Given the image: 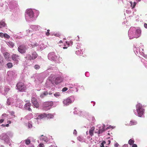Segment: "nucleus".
I'll return each mask as SVG.
<instances>
[{
  "instance_id": "obj_55",
  "label": "nucleus",
  "mask_w": 147,
  "mask_h": 147,
  "mask_svg": "<svg viewBox=\"0 0 147 147\" xmlns=\"http://www.w3.org/2000/svg\"><path fill=\"white\" fill-rule=\"evenodd\" d=\"M4 33H2V32L0 33V36L2 38H3V37H4Z\"/></svg>"
},
{
  "instance_id": "obj_11",
  "label": "nucleus",
  "mask_w": 147,
  "mask_h": 147,
  "mask_svg": "<svg viewBox=\"0 0 147 147\" xmlns=\"http://www.w3.org/2000/svg\"><path fill=\"white\" fill-rule=\"evenodd\" d=\"M17 89L20 92L24 91L26 89V88L24 84L21 82L18 83L16 85Z\"/></svg>"
},
{
  "instance_id": "obj_37",
  "label": "nucleus",
  "mask_w": 147,
  "mask_h": 147,
  "mask_svg": "<svg viewBox=\"0 0 147 147\" xmlns=\"http://www.w3.org/2000/svg\"><path fill=\"white\" fill-rule=\"evenodd\" d=\"M141 61L144 63L145 67L147 68V61L142 59H141Z\"/></svg>"
},
{
  "instance_id": "obj_21",
  "label": "nucleus",
  "mask_w": 147,
  "mask_h": 147,
  "mask_svg": "<svg viewBox=\"0 0 147 147\" xmlns=\"http://www.w3.org/2000/svg\"><path fill=\"white\" fill-rule=\"evenodd\" d=\"M26 102H27V103L25 104L24 106V108L25 109L28 110L29 111H30L31 109L30 108L31 105L30 103L29 102V101H26Z\"/></svg>"
},
{
  "instance_id": "obj_13",
  "label": "nucleus",
  "mask_w": 147,
  "mask_h": 147,
  "mask_svg": "<svg viewBox=\"0 0 147 147\" xmlns=\"http://www.w3.org/2000/svg\"><path fill=\"white\" fill-rule=\"evenodd\" d=\"M0 139L3 140L4 142V143H8V141L10 140L9 139V137L7 134L5 133H3L0 136Z\"/></svg>"
},
{
  "instance_id": "obj_59",
  "label": "nucleus",
  "mask_w": 147,
  "mask_h": 147,
  "mask_svg": "<svg viewBox=\"0 0 147 147\" xmlns=\"http://www.w3.org/2000/svg\"><path fill=\"white\" fill-rule=\"evenodd\" d=\"M105 143V142H102L101 143V145H100V147H104V143Z\"/></svg>"
},
{
  "instance_id": "obj_38",
  "label": "nucleus",
  "mask_w": 147,
  "mask_h": 147,
  "mask_svg": "<svg viewBox=\"0 0 147 147\" xmlns=\"http://www.w3.org/2000/svg\"><path fill=\"white\" fill-rule=\"evenodd\" d=\"M54 95L55 97L57 98L61 96L60 93L59 92L55 93Z\"/></svg>"
},
{
  "instance_id": "obj_15",
  "label": "nucleus",
  "mask_w": 147,
  "mask_h": 147,
  "mask_svg": "<svg viewBox=\"0 0 147 147\" xmlns=\"http://www.w3.org/2000/svg\"><path fill=\"white\" fill-rule=\"evenodd\" d=\"M17 99V95H15L13 96V98H9L7 99V104L8 105H9L11 102L13 103L14 102V100H16Z\"/></svg>"
},
{
  "instance_id": "obj_5",
  "label": "nucleus",
  "mask_w": 147,
  "mask_h": 147,
  "mask_svg": "<svg viewBox=\"0 0 147 147\" xmlns=\"http://www.w3.org/2000/svg\"><path fill=\"white\" fill-rule=\"evenodd\" d=\"M54 114L49 113L47 114L45 113L43 114L37 113L35 114V118L34 119L36 123H38V120L40 119L46 117L47 118L52 119L53 118Z\"/></svg>"
},
{
  "instance_id": "obj_6",
  "label": "nucleus",
  "mask_w": 147,
  "mask_h": 147,
  "mask_svg": "<svg viewBox=\"0 0 147 147\" xmlns=\"http://www.w3.org/2000/svg\"><path fill=\"white\" fill-rule=\"evenodd\" d=\"M48 57L49 60L57 63H60L62 60L61 57L57 56L53 52L49 53L48 55Z\"/></svg>"
},
{
  "instance_id": "obj_16",
  "label": "nucleus",
  "mask_w": 147,
  "mask_h": 147,
  "mask_svg": "<svg viewBox=\"0 0 147 147\" xmlns=\"http://www.w3.org/2000/svg\"><path fill=\"white\" fill-rule=\"evenodd\" d=\"M63 81L62 78L60 77H59L56 78L55 77V79L53 80L54 86L57 85L59 83Z\"/></svg>"
},
{
  "instance_id": "obj_35",
  "label": "nucleus",
  "mask_w": 147,
  "mask_h": 147,
  "mask_svg": "<svg viewBox=\"0 0 147 147\" xmlns=\"http://www.w3.org/2000/svg\"><path fill=\"white\" fill-rule=\"evenodd\" d=\"M13 74V72L12 71H10L7 72V74L9 77H12V75Z\"/></svg>"
},
{
  "instance_id": "obj_18",
  "label": "nucleus",
  "mask_w": 147,
  "mask_h": 147,
  "mask_svg": "<svg viewBox=\"0 0 147 147\" xmlns=\"http://www.w3.org/2000/svg\"><path fill=\"white\" fill-rule=\"evenodd\" d=\"M32 102L34 106L36 108L39 107V104L35 97H32L31 99Z\"/></svg>"
},
{
  "instance_id": "obj_26",
  "label": "nucleus",
  "mask_w": 147,
  "mask_h": 147,
  "mask_svg": "<svg viewBox=\"0 0 147 147\" xmlns=\"http://www.w3.org/2000/svg\"><path fill=\"white\" fill-rule=\"evenodd\" d=\"M19 56L16 54H13L12 55V57L13 60L14 61H18Z\"/></svg>"
},
{
  "instance_id": "obj_3",
  "label": "nucleus",
  "mask_w": 147,
  "mask_h": 147,
  "mask_svg": "<svg viewBox=\"0 0 147 147\" xmlns=\"http://www.w3.org/2000/svg\"><path fill=\"white\" fill-rule=\"evenodd\" d=\"M133 50L136 55H141L147 59V55H144L143 52L144 46L142 43L134 45V46Z\"/></svg>"
},
{
  "instance_id": "obj_23",
  "label": "nucleus",
  "mask_w": 147,
  "mask_h": 147,
  "mask_svg": "<svg viewBox=\"0 0 147 147\" xmlns=\"http://www.w3.org/2000/svg\"><path fill=\"white\" fill-rule=\"evenodd\" d=\"M40 138L41 140H42L46 142H47L48 141L47 138L43 135H42L40 136Z\"/></svg>"
},
{
  "instance_id": "obj_28",
  "label": "nucleus",
  "mask_w": 147,
  "mask_h": 147,
  "mask_svg": "<svg viewBox=\"0 0 147 147\" xmlns=\"http://www.w3.org/2000/svg\"><path fill=\"white\" fill-rule=\"evenodd\" d=\"M94 129V127H92L89 130V134L90 136H92L93 135V132Z\"/></svg>"
},
{
  "instance_id": "obj_40",
  "label": "nucleus",
  "mask_w": 147,
  "mask_h": 147,
  "mask_svg": "<svg viewBox=\"0 0 147 147\" xmlns=\"http://www.w3.org/2000/svg\"><path fill=\"white\" fill-rule=\"evenodd\" d=\"M134 142V141L131 139H130L128 141V144L130 145L133 144Z\"/></svg>"
},
{
  "instance_id": "obj_49",
  "label": "nucleus",
  "mask_w": 147,
  "mask_h": 147,
  "mask_svg": "<svg viewBox=\"0 0 147 147\" xmlns=\"http://www.w3.org/2000/svg\"><path fill=\"white\" fill-rule=\"evenodd\" d=\"M68 89L67 88L65 87L63 88L62 89L61 91L63 92H65L68 90Z\"/></svg>"
},
{
  "instance_id": "obj_8",
  "label": "nucleus",
  "mask_w": 147,
  "mask_h": 147,
  "mask_svg": "<svg viewBox=\"0 0 147 147\" xmlns=\"http://www.w3.org/2000/svg\"><path fill=\"white\" fill-rule=\"evenodd\" d=\"M75 100L74 96H71L69 97L64 99L63 101V103L64 106H68L72 103Z\"/></svg>"
},
{
  "instance_id": "obj_24",
  "label": "nucleus",
  "mask_w": 147,
  "mask_h": 147,
  "mask_svg": "<svg viewBox=\"0 0 147 147\" xmlns=\"http://www.w3.org/2000/svg\"><path fill=\"white\" fill-rule=\"evenodd\" d=\"M83 49H78L76 51V53L78 55H81L83 54Z\"/></svg>"
},
{
  "instance_id": "obj_12",
  "label": "nucleus",
  "mask_w": 147,
  "mask_h": 147,
  "mask_svg": "<svg viewBox=\"0 0 147 147\" xmlns=\"http://www.w3.org/2000/svg\"><path fill=\"white\" fill-rule=\"evenodd\" d=\"M38 56L36 53L35 52H33L32 53L31 55L30 54H27L26 57V58L27 60H34Z\"/></svg>"
},
{
  "instance_id": "obj_42",
  "label": "nucleus",
  "mask_w": 147,
  "mask_h": 147,
  "mask_svg": "<svg viewBox=\"0 0 147 147\" xmlns=\"http://www.w3.org/2000/svg\"><path fill=\"white\" fill-rule=\"evenodd\" d=\"M74 111L73 113L74 114H78L79 111L78 110H77V109L76 108H75L74 109Z\"/></svg>"
},
{
  "instance_id": "obj_22",
  "label": "nucleus",
  "mask_w": 147,
  "mask_h": 147,
  "mask_svg": "<svg viewBox=\"0 0 147 147\" xmlns=\"http://www.w3.org/2000/svg\"><path fill=\"white\" fill-rule=\"evenodd\" d=\"M30 27L33 30L36 31L40 28V26L38 25H31Z\"/></svg>"
},
{
  "instance_id": "obj_61",
  "label": "nucleus",
  "mask_w": 147,
  "mask_h": 147,
  "mask_svg": "<svg viewBox=\"0 0 147 147\" xmlns=\"http://www.w3.org/2000/svg\"><path fill=\"white\" fill-rule=\"evenodd\" d=\"M54 35L56 36H59L60 35V34L58 33H56L55 34H54Z\"/></svg>"
},
{
  "instance_id": "obj_27",
  "label": "nucleus",
  "mask_w": 147,
  "mask_h": 147,
  "mask_svg": "<svg viewBox=\"0 0 147 147\" xmlns=\"http://www.w3.org/2000/svg\"><path fill=\"white\" fill-rule=\"evenodd\" d=\"M6 43L11 48H13L14 45V43L11 41L7 42Z\"/></svg>"
},
{
  "instance_id": "obj_14",
  "label": "nucleus",
  "mask_w": 147,
  "mask_h": 147,
  "mask_svg": "<svg viewBox=\"0 0 147 147\" xmlns=\"http://www.w3.org/2000/svg\"><path fill=\"white\" fill-rule=\"evenodd\" d=\"M97 127L98 129H97V131H95L96 133L100 134L102 133L105 130V126L104 124L103 125L102 127H100L99 125L97 126Z\"/></svg>"
},
{
  "instance_id": "obj_36",
  "label": "nucleus",
  "mask_w": 147,
  "mask_h": 147,
  "mask_svg": "<svg viewBox=\"0 0 147 147\" xmlns=\"http://www.w3.org/2000/svg\"><path fill=\"white\" fill-rule=\"evenodd\" d=\"M5 59H8L9 58V54L7 52H5L3 53Z\"/></svg>"
},
{
  "instance_id": "obj_4",
  "label": "nucleus",
  "mask_w": 147,
  "mask_h": 147,
  "mask_svg": "<svg viewBox=\"0 0 147 147\" xmlns=\"http://www.w3.org/2000/svg\"><path fill=\"white\" fill-rule=\"evenodd\" d=\"M136 110H134V112L135 115L140 117H144L145 110L142 105L140 103H138L136 105Z\"/></svg>"
},
{
  "instance_id": "obj_2",
  "label": "nucleus",
  "mask_w": 147,
  "mask_h": 147,
  "mask_svg": "<svg viewBox=\"0 0 147 147\" xmlns=\"http://www.w3.org/2000/svg\"><path fill=\"white\" fill-rule=\"evenodd\" d=\"M141 31L138 27H131L128 31V35L130 39L134 38H137L141 35Z\"/></svg>"
},
{
  "instance_id": "obj_46",
  "label": "nucleus",
  "mask_w": 147,
  "mask_h": 147,
  "mask_svg": "<svg viewBox=\"0 0 147 147\" xmlns=\"http://www.w3.org/2000/svg\"><path fill=\"white\" fill-rule=\"evenodd\" d=\"M40 68L39 65H36L34 66V68L36 70L39 69Z\"/></svg>"
},
{
  "instance_id": "obj_33",
  "label": "nucleus",
  "mask_w": 147,
  "mask_h": 147,
  "mask_svg": "<svg viewBox=\"0 0 147 147\" xmlns=\"http://www.w3.org/2000/svg\"><path fill=\"white\" fill-rule=\"evenodd\" d=\"M90 117H91L92 119H90V117H88V120L90 121H92L93 122H94L95 121V119L94 117L92 115H90Z\"/></svg>"
},
{
  "instance_id": "obj_44",
  "label": "nucleus",
  "mask_w": 147,
  "mask_h": 147,
  "mask_svg": "<svg viewBox=\"0 0 147 147\" xmlns=\"http://www.w3.org/2000/svg\"><path fill=\"white\" fill-rule=\"evenodd\" d=\"M4 35V38L7 39H9L10 38V36L7 34L5 33Z\"/></svg>"
},
{
  "instance_id": "obj_41",
  "label": "nucleus",
  "mask_w": 147,
  "mask_h": 147,
  "mask_svg": "<svg viewBox=\"0 0 147 147\" xmlns=\"http://www.w3.org/2000/svg\"><path fill=\"white\" fill-rule=\"evenodd\" d=\"M3 62V58L0 55V65H2Z\"/></svg>"
},
{
  "instance_id": "obj_34",
  "label": "nucleus",
  "mask_w": 147,
  "mask_h": 147,
  "mask_svg": "<svg viewBox=\"0 0 147 147\" xmlns=\"http://www.w3.org/2000/svg\"><path fill=\"white\" fill-rule=\"evenodd\" d=\"M82 46L81 44L78 43L76 47V48L78 49H83L82 48Z\"/></svg>"
},
{
  "instance_id": "obj_19",
  "label": "nucleus",
  "mask_w": 147,
  "mask_h": 147,
  "mask_svg": "<svg viewBox=\"0 0 147 147\" xmlns=\"http://www.w3.org/2000/svg\"><path fill=\"white\" fill-rule=\"evenodd\" d=\"M43 78L42 76H40L38 77V78L35 80V82L36 84H41L43 81Z\"/></svg>"
},
{
  "instance_id": "obj_48",
  "label": "nucleus",
  "mask_w": 147,
  "mask_h": 147,
  "mask_svg": "<svg viewBox=\"0 0 147 147\" xmlns=\"http://www.w3.org/2000/svg\"><path fill=\"white\" fill-rule=\"evenodd\" d=\"M49 32H50L49 30L48 29V30H47V32H45V34L46 36H48L49 35H50Z\"/></svg>"
},
{
  "instance_id": "obj_57",
  "label": "nucleus",
  "mask_w": 147,
  "mask_h": 147,
  "mask_svg": "<svg viewBox=\"0 0 147 147\" xmlns=\"http://www.w3.org/2000/svg\"><path fill=\"white\" fill-rule=\"evenodd\" d=\"M11 140H9V141H8L9 142H8V143H6L7 144H9L10 146L11 147Z\"/></svg>"
},
{
  "instance_id": "obj_52",
  "label": "nucleus",
  "mask_w": 147,
  "mask_h": 147,
  "mask_svg": "<svg viewBox=\"0 0 147 147\" xmlns=\"http://www.w3.org/2000/svg\"><path fill=\"white\" fill-rule=\"evenodd\" d=\"M10 114L11 116H13V117H15V115H14V112L13 111H11L10 112Z\"/></svg>"
},
{
  "instance_id": "obj_43",
  "label": "nucleus",
  "mask_w": 147,
  "mask_h": 147,
  "mask_svg": "<svg viewBox=\"0 0 147 147\" xmlns=\"http://www.w3.org/2000/svg\"><path fill=\"white\" fill-rule=\"evenodd\" d=\"M7 65L9 68H11L13 66L12 64L11 63H7Z\"/></svg>"
},
{
  "instance_id": "obj_30",
  "label": "nucleus",
  "mask_w": 147,
  "mask_h": 147,
  "mask_svg": "<svg viewBox=\"0 0 147 147\" xmlns=\"http://www.w3.org/2000/svg\"><path fill=\"white\" fill-rule=\"evenodd\" d=\"M5 26L6 24L4 22L1 21L0 22V28H1L5 27Z\"/></svg>"
},
{
  "instance_id": "obj_32",
  "label": "nucleus",
  "mask_w": 147,
  "mask_h": 147,
  "mask_svg": "<svg viewBox=\"0 0 147 147\" xmlns=\"http://www.w3.org/2000/svg\"><path fill=\"white\" fill-rule=\"evenodd\" d=\"M48 92L47 91H45L42 93L40 95L41 98H43L45 96L48 94Z\"/></svg>"
},
{
  "instance_id": "obj_51",
  "label": "nucleus",
  "mask_w": 147,
  "mask_h": 147,
  "mask_svg": "<svg viewBox=\"0 0 147 147\" xmlns=\"http://www.w3.org/2000/svg\"><path fill=\"white\" fill-rule=\"evenodd\" d=\"M130 3H131V6L132 7V8H134L135 7V6H136V2H134V4H133V6H132V2H130Z\"/></svg>"
},
{
  "instance_id": "obj_64",
  "label": "nucleus",
  "mask_w": 147,
  "mask_h": 147,
  "mask_svg": "<svg viewBox=\"0 0 147 147\" xmlns=\"http://www.w3.org/2000/svg\"><path fill=\"white\" fill-rule=\"evenodd\" d=\"M144 27L146 28L147 29V24L146 23H144Z\"/></svg>"
},
{
  "instance_id": "obj_53",
  "label": "nucleus",
  "mask_w": 147,
  "mask_h": 147,
  "mask_svg": "<svg viewBox=\"0 0 147 147\" xmlns=\"http://www.w3.org/2000/svg\"><path fill=\"white\" fill-rule=\"evenodd\" d=\"M36 35H37L38 36V34L37 33H34V34H32V36H32V38H34V37H35L36 36Z\"/></svg>"
},
{
  "instance_id": "obj_25",
  "label": "nucleus",
  "mask_w": 147,
  "mask_h": 147,
  "mask_svg": "<svg viewBox=\"0 0 147 147\" xmlns=\"http://www.w3.org/2000/svg\"><path fill=\"white\" fill-rule=\"evenodd\" d=\"M136 124H137V122L136 121H135L132 120L130 121L129 124H127V125L131 126L135 125Z\"/></svg>"
},
{
  "instance_id": "obj_17",
  "label": "nucleus",
  "mask_w": 147,
  "mask_h": 147,
  "mask_svg": "<svg viewBox=\"0 0 147 147\" xmlns=\"http://www.w3.org/2000/svg\"><path fill=\"white\" fill-rule=\"evenodd\" d=\"M9 5V7L11 9L15 8L18 6L17 3L16 1H13L10 2Z\"/></svg>"
},
{
  "instance_id": "obj_29",
  "label": "nucleus",
  "mask_w": 147,
  "mask_h": 147,
  "mask_svg": "<svg viewBox=\"0 0 147 147\" xmlns=\"http://www.w3.org/2000/svg\"><path fill=\"white\" fill-rule=\"evenodd\" d=\"M78 140L81 142H84L85 141V139L82 136H79L78 137Z\"/></svg>"
},
{
  "instance_id": "obj_10",
  "label": "nucleus",
  "mask_w": 147,
  "mask_h": 147,
  "mask_svg": "<svg viewBox=\"0 0 147 147\" xmlns=\"http://www.w3.org/2000/svg\"><path fill=\"white\" fill-rule=\"evenodd\" d=\"M53 105L52 102H45L43 104L42 109L45 111L48 110L51 108Z\"/></svg>"
},
{
  "instance_id": "obj_39",
  "label": "nucleus",
  "mask_w": 147,
  "mask_h": 147,
  "mask_svg": "<svg viewBox=\"0 0 147 147\" xmlns=\"http://www.w3.org/2000/svg\"><path fill=\"white\" fill-rule=\"evenodd\" d=\"M44 44H42V46L41 45H39V46L38 47V49H40V50H42L44 49L45 47L44 46Z\"/></svg>"
},
{
  "instance_id": "obj_31",
  "label": "nucleus",
  "mask_w": 147,
  "mask_h": 147,
  "mask_svg": "<svg viewBox=\"0 0 147 147\" xmlns=\"http://www.w3.org/2000/svg\"><path fill=\"white\" fill-rule=\"evenodd\" d=\"M9 88L8 87H6L5 88L4 90V92L3 94L4 95H5L9 91Z\"/></svg>"
},
{
  "instance_id": "obj_9",
  "label": "nucleus",
  "mask_w": 147,
  "mask_h": 147,
  "mask_svg": "<svg viewBox=\"0 0 147 147\" xmlns=\"http://www.w3.org/2000/svg\"><path fill=\"white\" fill-rule=\"evenodd\" d=\"M28 47L27 46L22 45H19L18 47V52L21 54L25 53L26 50L28 49Z\"/></svg>"
},
{
  "instance_id": "obj_63",
  "label": "nucleus",
  "mask_w": 147,
  "mask_h": 147,
  "mask_svg": "<svg viewBox=\"0 0 147 147\" xmlns=\"http://www.w3.org/2000/svg\"><path fill=\"white\" fill-rule=\"evenodd\" d=\"M85 75L86 76L88 77L89 76V73L88 72H86Z\"/></svg>"
},
{
  "instance_id": "obj_56",
  "label": "nucleus",
  "mask_w": 147,
  "mask_h": 147,
  "mask_svg": "<svg viewBox=\"0 0 147 147\" xmlns=\"http://www.w3.org/2000/svg\"><path fill=\"white\" fill-rule=\"evenodd\" d=\"M38 147H44V145L42 143L40 144H39L38 146Z\"/></svg>"
},
{
  "instance_id": "obj_45",
  "label": "nucleus",
  "mask_w": 147,
  "mask_h": 147,
  "mask_svg": "<svg viewBox=\"0 0 147 147\" xmlns=\"http://www.w3.org/2000/svg\"><path fill=\"white\" fill-rule=\"evenodd\" d=\"M39 44L37 43H33L32 45V47H38Z\"/></svg>"
},
{
  "instance_id": "obj_60",
  "label": "nucleus",
  "mask_w": 147,
  "mask_h": 147,
  "mask_svg": "<svg viewBox=\"0 0 147 147\" xmlns=\"http://www.w3.org/2000/svg\"><path fill=\"white\" fill-rule=\"evenodd\" d=\"M7 116V115L6 114H2V116H1V118H3V117H6Z\"/></svg>"
},
{
  "instance_id": "obj_58",
  "label": "nucleus",
  "mask_w": 147,
  "mask_h": 147,
  "mask_svg": "<svg viewBox=\"0 0 147 147\" xmlns=\"http://www.w3.org/2000/svg\"><path fill=\"white\" fill-rule=\"evenodd\" d=\"M74 84H71V85H70V86L69 87L70 89H71L73 88V87H74Z\"/></svg>"
},
{
  "instance_id": "obj_20",
  "label": "nucleus",
  "mask_w": 147,
  "mask_h": 147,
  "mask_svg": "<svg viewBox=\"0 0 147 147\" xmlns=\"http://www.w3.org/2000/svg\"><path fill=\"white\" fill-rule=\"evenodd\" d=\"M23 102L20 99L18 98L16 100V103L17 106H18L20 108H22L23 104Z\"/></svg>"
},
{
  "instance_id": "obj_1",
  "label": "nucleus",
  "mask_w": 147,
  "mask_h": 147,
  "mask_svg": "<svg viewBox=\"0 0 147 147\" xmlns=\"http://www.w3.org/2000/svg\"><path fill=\"white\" fill-rule=\"evenodd\" d=\"M39 11L35 9H27L25 12V16L27 22H31L35 20L38 16Z\"/></svg>"
},
{
  "instance_id": "obj_47",
  "label": "nucleus",
  "mask_w": 147,
  "mask_h": 147,
  "mask_svg": "<svg viewBox=\"0 0 147 147\" xmlns=\"http://www.w3.org/2000/svg\"><path fill=\"white\" fill-rule=\"evenodd\" d=\"M28 126L29 128H31L32 127V123L28 122Z\"/></svg>"
},
{
  "instance_id": "obj_7",
  "label": "nucleus",
  "mask_w": 147,
  "mask_h": 147,
  "mask_svg": "<svg viewBox=\"0 0 147 147\" xmlns=\"http://www.w3.org/2000/svg\"><path fill=\"white\" fill-rule=\"evenodd\" d=\"M55 76L54 75H51L47 80V82L45 84V86L47 88H50L54 86L53 80L55 79Z\"/></svg>"
},
{
  "instance_id": "obj_62",
  "label": "nucleus",
  "mask_w": 147,
  "mask_h": 147,
  "mask_svg": "<svg viewBox=\"0 0 147 147\" xmlns=\"http://www.w3.org/2000/svg\"><path fill=\"white\" fill-rule=\"evenodd\" d=\"M119 146V144L117 142L115 143L114 145L115 147H118Z\"/></svg>"
},
{
  "instance_id": "obj_50",
  "label": "nucleus",
  "mask_w": 147,
  "mask_h": 147,
  "mask_svg": "<svg viewBox=\"0 0 147 147\" xmlns=\"http://www.w3.org/2000/svg\"><path fill=\"white\" fill-rule=\"evenodd\" d=\"M30 140L29 139H27L26 140V144L27 145L29 144L30 143Z\"/></svg>"
},
{
  "instance_id": "obj_54",
  "label": "nucleus",
  "mask_w": 147,
  "mask_h": 147,
  "mask_svg": "<svg viewBox=\"0 0 147 147\" xmlns=\"http://www.w3.org/2000/svg\"><path fill=\"white\" fill-rule=\"evenodd\" d=\"M8 135H9L10 137H12L13 136V134L10 132H8L7 133Z\"/></svg>"
}]
</instances>
